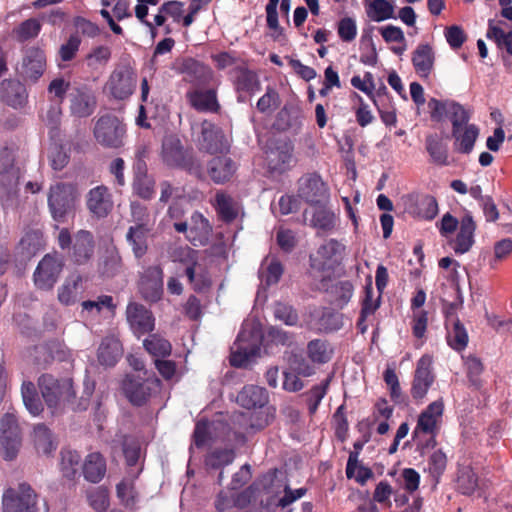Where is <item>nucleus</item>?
Masks as SVG:
<instances>
[{
    "instance_id": "nucleus-19",
    "label": "nucleus",
    "mask_w": 512,
    "mask_h": 512,
    "mask_svg": "<svg viewBox=\"0 0 512 512\" xmlns=\"http://www.w3.org/2000/svg\"><path fill=\"white\" fill-rule=\"evenodd\" d=\"M179 261L187 263L185 275L187 276L193 289L198 292L205 291L211 286V279L207 273L198 271L200 265L197 263V252L188 247L180 248Z\"/></svg>"
},
{
    "instance_id": "nucleus-39",
    "label": "nucleus",
    "mask_w": 512,
    "mask_h": 512,
    "mask_svg": "<svg viewBox=\"0 0 512 512\" xmlns=\"http://www.w3.org/2000/svg\"><path fill=\"white\" fill-rule=\"evenodd\" d=\"M283 274V267L274 256H267L261 263L259 276L261 282L267 286L276 284Z\"/></svg>"
},
{
    "instance_id": "nucleus-49",
    "label": "nucleus",
    "mask_w": 512,
    "mask_h": 512,
    "mask_svg": "<svg viewBox=\"0 0 512 512\" xmlns=\"http://www.w3.org/2000/svg\"><path fill=\"white\" fill-rule=\"evenodd\" d=\"M346 475L348 478H354L359 484L364 485L373 476L370 468L358 463L357 455L350 454L347 466Z\"/></svg>"
},
{
    "instance_id": "nucleus-62",
    "label": "nucleus",
    "mask_w": 512,
    "mask_h": 512,
    "mask_svg": "<svg viewBox=\"0 0 512 512\" xmlns=\"http://www.w3.org/2000/svg\"><path fill=\"white\" fill-rule=\"evenodd\" d=\"M337 32L344 42H352L357 36V23L352 17H344L338 22Z\"/></svg>"
},
{
    "instance_id": "nucleus-7",
    "label": "nucleus",
    "mask_w": 512,
    "mask_h": 512,
    "mask_svg": "<svg viewBox=\"0 0 512 512\" xmlns=\"http://www.w3.org/2000/svg\"><path fill=\"white\" fill-rule=\"evenodd\" d=\"M343 253L344 246L340 242L335 239L326 241L310 257L312 272L322 273V280L329 278L332 270L340 264Z\"/></svg>"
},
{
    "instance_id": "nucleus-4",
    "label": "nucleus",
    "mask_w": 512,
    "mask_h": 512,
    "mask_svg": "<svg viewBox=\"0 0 512 512\" xmlns=\"http://www.w3.org/2000/svg\"><path fill=\"white\" fill-rule=\"evenodd\" d=\"M57 241L62 250H69L70 260L76 265H85L94 256L95 239L88 230H78L72 236L67 228H61Z\"/></svg>"
},
{
    "instance_id": "nucleus-3",
    "label": "nucleus",
    "mask_w": 512,
    "mask_h": 512,
    "mask_svg": "<svg viewBox=\"0 0 512 512\" xmlns=\"http://www.w3.org/2000/svg\"><path fill=\"white\" fill-rule=\"evenodd\" d=\"M161 387V380L152 371H145L144 376L127 374L121 385L124 396L137 407L145 405L152 396L159 393Z\"/></svg>"
},
{
    "instance_id": "nucleus-42",
    "label": "nucleus",
    "mask_w": 512,
    "mask_h": 512,
    "mask_svg": "<svg viewBox=\"0 0 512 512\" xmlns=\"http://www.w3.org/2000/svg\"><path fill=\"white\" fill-rule=\"evenodd\" d=\"M502 24V21L490 20L486 36L494 40L500 49L512 54V31H504Z\"/></svg>"
},
{
    "instance_id": "nucleus-11",
    "label": "nucleus",
    "mask_w": 512,
    "mask_h": 512,
    "mask_svg": "<svg viewBox=\"0 0 512 512\" xmlns=\"http://www.w3.org/2000/svg\"><path fill=\"white\" fill-rule=\"evenodd\" d=\"M0 445L3 457L7 461L14 460L22 446V433L16 417L6 413L0 420Z\"/></svg>"
},
{
    "instance_id": "nucleus-56",
    "label": "nucleus",
    "mask_w": 512,
    "mask_h": 512,
    "mask_svg": "<svg viewBox=\"0 0 512 512\" xmlns=\"http://www.w3.org/2000/svg\"><path fill=\"white\" fill-rule=\"evenodd\" d=\"M458 487L466 495L474 493L478 488V478L470 467H463L459 470Z\"/></svg>"
},
{
    "instance_id": "nucleus-15",
    "label": "nucleus",
    "mask_w": 512,
    "mask_h": 512,
    "mask_svg": "<svg viewBox=\"0 0 512 512\" xmlns=\"http://www.w3.org/2000/svg\"><path fill=\"white\" fill-rule=\"evenodd\" d=\"M163 269L160 265L148 266L139 279V291L149 302H157L163 295Z\"/></svg>"
},
{
    "instance_id": "nucleus-22",
    "label": "nucleus",
    "mask_w": 512,
    "mask_h": 512,
    "mask_svg": "<svg viewBox=\"0 0 512 512\" xmlns=\"http://www.w3.org/2000/svg\"><path fill=\"white\" fill-rule=\"evenodd\" d=\"M298 196L314 207L328 200V191L320 176L307 175L299 181Z\"/></svg>"
},
{
    "instance_id": "nucleus-47",
    "label": "nucleus",
    "mask_w": 512,
    "mask_h": 512,
    "mask_svg": "<svg viewBox=\"0 0 512 512\" xmlns=\"http://www.w3.org/2000/svg\"><path fill=\"white\" fill-rule=\"evenodd\" d=\"M448 344L457 351L463 350L468 343V334L460 321L446 324Z\"/></svg>"
},
{
    "instance_id": "nucleus-45",
    "label": "nucleus",
    "mask_w": 512,
    "mask_h": 512,
    "mask_svg": "<svg viewBox=\"0 0 512 512\" xmlns=\"http://www.w3.org/2000/svg\"><path fill=\"white\" fill-rule=\"evenodd\" d=\"M121 356V346L117 340L105 339L98 349V360L102 365L114 366Z\"/></svg>"
},
{
    "instance_id": "nucleus-58",
    "label": "nucleus",
    "mask_w": 512,
    "mask_h": 512,
    "mask_svg": "<svg viewBox=\"0 0 512 512\" xmlns=\"http://www.w3.org/2000/svg\"><path fill=\"white\" fill-rule=\"evenodd\" d=\"M111 49L108 46L99 45L94 47L87 55L86 62L89 67L106 65L111 59Z\"/></svg>"
},
{
    "instance_id": "nucleus-48",
    "label": "nucleus",
    "mask_w": 512,
    "mask_h": 512,
    "mask_svg": "<svg viewBox=\"0 0 512 512\" xmlns=\"http://www.w3.org/2000/svg\"><path fill=\"white\" fill-rule=\"evenodd\" d=\"M60 455V469L63 474V477H65L68 480L74 479L78 472V467L81 461L80 454L77 451L63 449Z\"/></svg>"
},
{
    "instance_id": "nucleus-14",
    "label": "nucleus",
    "mask_w": 512,
    "mask_h": 512,
    "mask_svg": "<svg viewBox=\"0 0 512 512\" xmlns=\"http://www.w3.org/2000/svg\"><path fill=\"white\" fill-rule=\"evenodd\" d=\"M126 319L137 338L152 332L155 328V317L152 311L137 302H130L127 305Z\"/></svg>"
},
{
    "instance_id": "nucleus-24",
    "label": "nucleus",
    "mask_w": 512,
    "mask_h": 512,
    "mask_svg": "<svg viewBox=\"0 0 512 512\" xmlns=\"http://www.w3.org/2000/svg\"><path fill=\"white\" fill-rule=\"evenodd\" d=\"M86 207L97 218L107 217L114 207L109 189L105 185L90 189L86 196Z\"/></svg>"
},
{
    "instance_id": "nucleus-43",
    "label": "nucleus",
    "mask_w": 512,
    "mask_h": 512,
    "mask_svg": "<svg viewBox=\"0 0 512 512\" xmlns=\"http://www.w3.org/2000/svg\"><path fill=\"white\" fill-rule=\"evenodd\" d=\"M426 150L433 163L441 166L448 165V150L438 135L431 134L426 137Z\"/></svg>"
},
{
    "instance_id": "nucleus-13",
    "label": "nucleus",
    "mask_w": 512,
    "mask_h": 512,
    "mask_svg": "<svg viewBox=\"0 0 512 512\" xmlns=\"http://www.w3.org/2000/svg\"><path fill=\"white\" fill-rule=\"evenodd\" d=\"M135 83L134 69L127 65H121L112 71L106 87L115 99L124 100L133 93Z\"/></svg>"
},
{
    "instance_id": "nucleus-16",
    "label": "nucleus",
    "mask_w": 512,
    "mask_h": 512,
    "mask_svg": "<svg viewBox=\"0 0 512 512\" xmlns=\"http://www.w3.org/2000/svg\"><path fill=\"white\" fill-rule=\"evenodd\" d=\"M266 160L271 171L282 173L293 164V145L286 140L271 141L266 150Z\"/></svg>"
},
{
    "instance_id": "nucleus-18",
    "label": "nucleus",
    "mask_w": 512,
    "mask_h": 512,
    "mask_svg": "<svg viewBox=\"0 0 512 512\" xmlns=\"http://www.w3.org/2000/svg\"><path fill=\"white\" fill-rule=\"evenodd\" d=\"M163 161L171 167H178L191 170L194 166V159L190 152L184 149L181 141L176 137H169L162 145Z\"/></svg>"
},
{
    "instance_id": "nucleus-33",
    "label": "nucleus",
    "mask_w": 512,
    "mask_h": 512,
    "mask_svg": "<svg viewBox=\"0 0 512 512\" xmlns=\"http://www.w3.org/2000/svg\"><path fill=\"white\" fill-rule=\"evenodd\" d=\"M268 401L269 394L266 389L257 385L244 386L236 397V402L246 409L263 408Z\"/></svg>"
},
{
    "instance_id": "nucleus-36",
    "label": "nucleus",
    "mask_w": 512,
    "mask_h": 512,
    "mask_svg": "<svg viewBox=\"0 0 512 512\" xmlns=\"http://www.w3.org/2000/svg\"><path fill=\"white\" fill-rule=\"evenodd\" d=\"M106 474V461L99 452L86 456L83 463L84 478L91 483H99Z\"/></svg>"
},
{
    "instance_id": "nucleus-1",
    "label": "nucleus",
    "mask_w": 512,
    "mask_h": 512,
    "mask_svg": "<svg viewBox=\"0 0 512 512\" xmlns=\"http://www.w3.org/2000/svg\"><path fill=\"white\" fill-rule=\"evenodd\" d=\"M262 325L256 318L246 319L236 341L231 347L230 364L244 368L255 362L260 354Z\"/></svg>"
},
{
    "instance_id": "nucleus-40",
    "label": "nucleus",
    "mask_w": 512,
    "mask_h": 512,
    "mask_svg": "<svg viewBox=\"0 0 512 512\" xmlns=\"http://www.w3.org/2000/svg\"><path fill=\"white\" fill-rule=\"evenodd\" d=\"M235 86L237 91L240 93V101H246L248 96L258 92L260 89V83L257 76L253 72L247 70L239 71L235 80Z\"/></svg>"
},
{
    "instance_id": "nucleus-30",
    "label": "nucleus",
    "mask_w": 512,
    "mask_h": 512,
    "mask_svg": "<svg viewBox=\"0 0 512 512\" xmlns=\"http://www.w3.org/2000/svg\"><path fill=\"white\" fill-rule=\"evenodd\" d=\"M46 68V54L39 47H30L25 51L22 70L26 78L36 82L44 73Z\"/></svg>"
},
{
    "instance_id": "nucleus-10",
    "label": "nucleus",
    "mask_w": 512,
    "mask_h": 512,
    "mask_svg": "<svg viewBox=\"0 0 512 512\" xmlns=\"http://www.w3.org/2000/svg\"><path fill=\"white\" fill-rule=\"evenodd\" d=\"M96 141L107 148H120L126 133L125 125L112 114L101 116L94 127Z\"/></svg>"
},
{
    "instance_id": "nucleus-51",
    "label": "nucleus",
    "mask_w": 512,
    "mask_h": 512,
    "mask_svg": "<svg viewBox=\"0 0 512 512\" xmlns=\"http://www.w3.org/2000/svg\"><path fill=\"white\" fill-rule=\"evenodd\" d=\"M20 246L29 255L36 254L44 246V236L39 229H28L20 240Z\"/></svg>"
},
{
    "instance_id": "nucleus-8",
    "label": "nucleus",
    "mask_w": 512,
    "mask_h": 512,
    "mask_svg": "<svg viewBox=\"0 0 512 512\" xmlns=\"http://www.w3.org/2000/svg\"><path fill=\"white\" fill-rule=\"evenodd\" d=\"M3 512H38L37 494L27 483L8 488L2 496Z\"/></svg>"
},
{
    "instance_id": "nucleus-6",
    "label": "nucleus",
    "mask_w": 512,
    "mask_h": 512,
    "mask_svg": "<svg viewBox=\"0 0 512 512\" xmlns=\"http://www.w3.org/2000/svg\"><path fill=\"white\" fill-rule=\"evenodd\" d=\"M428 108L432 120L440 122L448 119L451 122L452 130L469 124L471 110L454 100H438L432 98L428 102Z\"/></svg>"
},
{
    "instance_id": "nucleus-50",
    "label": "nucleus",
    "mask_w": 512,
    "mask_h": 512,
    "mask_svg": "<svg viewBox=\"0 0 512 512\" xmlns=\"http://www.w3.org/2000/svg\"><path fill=\"white\" fill-rule=\"evenodd\" d=\"M33 439L35 447L39 452L49 454L55 449L51 431L45 424H37L34 427Z\"/></svg>"
},
{
    "instance_id": "nucleus-2",
    "label": "nucleus",
    "mask_w": 512,
    "mask_h": 512,
    "mask_svg": "<svg viewBox=\"0 0 512 512\" xmlns=\"http://www.w3.org/2000/svg\"><path fill=\"white\" fill-rule=\"evenodd\" d=\"M441 236L456 254L467 253L475 243L476 222L470 214H465L460 220L450 213L443 215L438 224Z\"/></svg>"
},
{
    "instance_id": "nucleus-35",
    "label": "nucleus",
    "mask_w": 512,
    "mask_h": 512,
    "mask_svg": "<svg viewBox=\"0 0 512 512\" xmlns=\"http://www.w3.org/2000/svg\"><path fill=\"white\" fill-rule=\"evenodd\" d=\"M152 228L129 227L126 233V241L132 249L136 259L143 258L148 252V238Z\"/></svg>"
},
{
    "instance_id": "nucleus-52",
    "label": "nucleus",
    "mask_w": 512,
    "mask_h": 512,
    "mask_svg": "<svg viewBox=\"0 0 512 512\" xmlns=\"http://www.w3.org/2000/svg\"><path fill=\"white\" fill-rule=\"evenodd\" d=\"M220 423V420H217ZM216 421H209L206 418H201L196 422L193 432V443L197 448L204 447L211 439V430L215 429Z\"/></svg>"
},
{
    "instance_id": "nucleus-17",
    "label": "nucleus",
    "mask_w": 512,
    "mask_h": 512,
    "mask_svg": "<svg viewBox=\"0 0 512 512\" xmlns=\"http://www.w3.org/2000/svg\"><path fill=\"white\" fill-rule=\"evenodd\" d=\"M20 168L15 165V156L5 147L0 154V189L7 196L17 192Z\"/></svg>"
},
{
    "instance_id": "nucleus-32",
    "label": "nucleus",
    "mask_w": 512,
    "mask_h": 512,
    "mask_svg": "<svg viewBox=\"0 0 512 512\" xmlns=\"http://www.w3.org/2000/svg\"><path fill=\"white\" fill-rule=\"evenodd\" d=\"M212 234V227L209 221L199 212H194L191 216V226L189 228L187 239L193 246H205L209 243Z\"/></svg>"
},
{
    "instance_id": "nucleus-60",
    "label": "nucleus",
    "mask_w": 512,
    "mask_h": 512,
    "mask_svg": "<svg viewBox=\"0 0 512 512\" xmlns=\"http://www.w3.org/2000/svg\"><path fill=\"white\" fill-rule=\"evenodd\" d=\"M330 378L325 379L321 384L314 386L308 393V408L311 414L315 413L319 404L327 393Z\"/></svg>"
},
{
    "instance_id": "nucleus-26",
    "label": "nucleus",
    "mask_w": 512,
    "mask_h": 512,
    "mask_svg": "<svg viewBox=\"0 0 512 512\" xmlns=\"http://www.w3.org/2000/svg\"><path fill=\"white\" fill-rule=\"evenodd\" d=\"M96 108V98L91 88L86 85L75 87L70 93L71 114L83 118L90 116Z\"/></svg>"
},
{
    "instance_id": "nucleus-23",
    "label": "nucleus",
    "mask_w": 512,
    "mask_h": 512,
    "mask_svg": "<svg viewBox=\"0 0 512 512\" xmlns=\"http://www.w3.org/2000/svg\"><path fill=\"white\" fill-rule=\"evenodd\" d=\"M443 412V399L440 398L430 403L418 416L417 425L413 431L414 435L434 434L442 421Z\"/></svg>"
},
{
    "instance_id": "nucleus-55",
    "label": "nucleus",
    "mask_w": 512,
    "mask_h": 512,
    "mask_svg": "<svg viewBox=\"0 0 512 512\" xmlns=\"http://www.w3.org/2000/svg\"><path fill=\"white\" fill-rule=\"evenodd\" d=\"M131 221L134 223L131 227L152 228L153 224L150 220V214L146 205L132 201L130 203Z\"/></svg>"
},
{
    "instance_id": "nucleus-59",
    "label": "nucleus",
    "mask_w": 512,
    "mask_h": 512,
    "mask_svg": "<svg viewBox=\"0 0 512 512\" xmlns=\"http://www.w3.org/2000/svg\"><path fill=\"white\" fill-rule=\"evenodd\" d=\"M332 294L334 297L333 302L338 307H343L350 301L353 295V286L348 281L338 282L333 286Z\"/></svg>"
},
{
    "instance_id": "nucleus-12",
    "label": "nucleus",
    "mask_w": 512,
    "mask_h": 512,
    "mask_svg": "<svg viewBox=\"0 0 512 512\" xmlns=\"http://www.w3.org/2000/svg\"><path fill=\"white\" fill-rule=\"evenodd\" d=\"M63 257L57 252L46 254L34 272V283L42 290L52 289L63 270Z\"/></svg>"
},
{
    "instance_id": "nucleus-61",
    "label": "nucleus",
    "mask_w": 512,
    "mask_h": 512,
    "mask_svg": "<svg viewBox=\"0 0 512 512\" xmlns=\"http://www.w3.org/2000/svg\"><path fill=\"white\" fill-rule=\"evenodd\" d=\"M81 45V39L78 34H71L68 40L60 46L59 56L64 62L73 60Z\"/></svg>"
},
{
    "instance_id": "nucleus-20",
    "label": "nucleus",
    "mask_w": 512,
    "mask_h": 512,
    "mask_svg": "<svg viewBox=\"0 0 512 512\" xmlns=\"http://www.w3.org/2000/svg\"><path fill=\"white\" fill-rule=\"evenodd\" d=\"M179 72L183 75L185 82L195 87H209L213 80V71L211 68L191 57L182 60L179 65Z\"/></svg>"
},
{
    "instance_id": "nucleus-63",
    "label": "nucleus",
    "mask_w": 512,
    "mask_h": 512,
    "mask_svg": "<svg viewBox=\"0 0 512 512\" xmlns=\"http://www.w3.org/2000/svg\"><path fill=\"white\" fill-rule=\"evenodd\" d=\"M438 213V204L434 197L426 195L418 202L417 215L426 220H432Z\"/></svg>"
},
{
    "instance_id": "nucleus-27",
    "label": "nucleus",
    "mask_w": 512,
    "mask_h": 512,
    "mask_svg": "<svg viewBox=\"0 0 512 512\" xmlns=\"http://www.w3.org/2000/svg\"><path fill=\"white\" fill-rule=\"evenodd\" d=\"M186 100L189 105L198 112H218L220 104L216 90L209 87L205 90L195 87L186 92Z\"/></svg>"
},
{
    "instance_id": "nucleus-9",
    "label": "nucleus",
    "mask_w": 512,
    "mask_h": 512,
    "mask_svg": "<svg viewBox=\"0 0 512 512\" xmlns=\"http://www.w3.org/2000/svg\"><path fill=\"white\" fill-rule=\"evenodd\" d=\"M42 397L52 414L57 413L61 400L73 395L72 382L68 379H56L51 374H43L38 379Z\"/></svg>"
},
{
    "instance_id": "nucleus-38",
    "label": "nucleus",
    "mask_w": 512,
    "mask_h": 512,
    "mask_svg": "<svg viewBox=\"0 0 512 512\" xmlns=\"http://www.w3.org/2000/svg\"><path fill=\"white\" fill-rule=\"evenodd\" d=\"M412 62L415 71L421 77H427L434 64V53L432 48L427 44L419 45L413 52Z\"/></svg>"
},
{
    "instance_id": "nucleus-25",
    "label": "nucleus",
    "mask_w": 512,
    "mask_h": 512,
    "mask_svg": "<svg viewBox=\"0 0 512 512\" xmlns=\"http://www.w3.org/2000/svg\"><path fill=\"white\" fill-rule=\"evenodd\" d=\"M199 149L211 155L221 154L224 149V132L220 126L211 121L201 123V133L198 140Z\"/></svg>"
},
{
    "instance_id": "nucleus-44",
    "label": "nucleus",
    "mask_w": 512,
    "mask_h": 512,
    "mask_svg": "<svg viewBox=\"0 0 512 512\" xmlns=\"http://www.w3.org/2000/svg\"><path fill=\"white\" fill-rule=\"evenodd\" d=\"M122 258L117 250H108L98 265V271L103 277H114L122 270Z\"/></svg>"
},
{
    "instance_id": "nucleus-21",
    "label": "nucleus",
    "mask_w": 512,
    "mask_h": 512,
    "mask_svg": "<svg viewBox=\"0 0 512 512\" xmlns=\"http://www.w3.org/2000/svg\"><path fill=\"white\" fill-rule=\"evenodd\" d=\"M433 359L430 355H423L417 362L411 387V395L416 400H422L434 382L432 372Z\"/></svg>"
},
{
    "instance_id": "nucleus-29",
    "label": "nucleus",
    "mask_w": 512,
    "mask_h": 512,
    "mask_svg": "<svg viewBox=\"0 0 512 512\" xmlns=\"http://www.w3.org/2000/svg\"><path fill=\"white\" fill-rule=\"evenodd\" d=\"M304 217L312 227L324 233L331 232L338 222L337 215L325 207L324 204H319L305 210Z\"/></svg>"
},
{
    "instance_id": "nucleus-64",
    "label": "nucleus",
    "mask_w": 512,
    "mask_h": 512,
    "mask_svg": "<svg viewBox=\"0 0 512 512\" xmlns=\"http://www.w3.org/2000/svg\"><path fill=\"white\" fill-rule=\"evenodd\" d=\"M280 104L278 93L268 88L266 93L258 100L257 109L262 113H272Z\"/></svg>"
},
{
    "instance_id": "nucleus-57",
    "label": "nucleus",
    "mask_w": 512,
    "mask_h": 512,
    "mask_svg": "<svg viewBox=\"0 0 512 512\" xmlns=\"http://www.w3.org/2000/svg\"><path fill=\"white\" fill-rule=\"evenodd\" d=\"M332 354L330 346L322 340H313L308 344V355L313 362L325 363Z\"/></svg>"
},
{
    "instance_id": "nucleus-34",
    "label": "nucleus",
    "mask_w": 512,
    "mask_h": 512,
    "mask_svg": "<svg viewBox=\"0 0 512 512\" xmlns=\"http://www.w3.org/2000/svg\"><path fill=\"white\" fill-rule=\"evenodd\" d=\"M34 350L36 353H48V356L45 357L35 356V364L41 367H46L54 360L64 361L67 355L64 345L57 340L36 345Z\"/></svg>"
},
{
    "instance_id": "nucleus-41",
    "label": "nucleus",
    "mask_w": 512,
    "mask_h": 512,
    "mask_svg": "<svg viewBox=\"0 0 512 512\" xmlns=\"http://www.w3.org/2000/svg\"><path fill=\"white\" fill-rule=\"evenodd\" d=\"M42 30V23L40 19L28 18L22 21L12 30V36L19 43H25L29 40L38 37Z\"/></svg>"
},
{
    "instance_id": "nucleus-37",
    "label": "nucleus",
    "mask_w": 512,
    "mask_h": 512,
    "mask_svg": "<svg viewBox=\"0 0 512 512\" xmlns=\"http://www.w3.org/2000/svg\"><path fill=\"white\" fill-rule=\"evenodd\" d=\"M142 344L145 351L155 359L167 358L172 353V344L159 333H148Z\"/></svg>"
},
{
    "instance_id": "nucleus-5",
    "label": "nucleus",
    "mask_w": 512,
    "mask_h": 512,
    "mask_svg": "<svg viewBox=\"0 0 512 512\" xmlns=\"http://www.w3.org/2000/svg\"><path fill=\"white\" fill-rule=\"evenodd\" d=\"M76 200L77 189L73 184L58 182L51 185L47 202L53 220L58 223L65 222L74 212Z\"/></svg>"
},
{
    "instance_id": "nucleus-28",
    "label": "nucleus",
    "mask_w": 512,
    "mask_h": 512,
    "mask_svg": "<svg viewBox=\"0 0 512 512\" xmlns=\"http://www.w3.org/2000/svg\"><path fill=\"white\" fill-rule=\"evenodd\" d=\"M0 99L14 109L22 108L27 103V89L19 80L4 79L0 83Z\"/></svg>"
},
{
    "instance_id": "nucleus-53",
    "label": "nucleus",
    "mask_w": 512,
    "mask_h": 512,
    "mask_svg": "<svg viewBox=\"0 0 512 512\" xmlns=\"http://www.w3.org/2000/svg\"><path fill=\"white\" fill-rule=\"evenodd\" d=\"M89 505L96 512H106L109 507V491L103 486L94 487L86 494Z\"/></svg>"
},
{
    "instance_id": "nucleus-46",
    "label": "nucleus",
    "mask_w": 512,
    "mask_h": 512,
    "mask_svg": "<svg viewBox=\"0 0 512 512\" xmlns=\"http://www.w3.org/2000/svg\"><path fill=\"white\" fill-rule=\"evenodd\" d=\"M367 16L374 22L394 18V5L388 0H372L366 7Z\"/></svg>"
},
{
    "instance_id": "nucleus-54",
    "label": "nucleus",
    "mask_w": 512,
    "mask_h": 512,
    "mask_svg": "<svg viewBox=\"0 0 512 512\" xmlns=\"http://www.w3.org/2000/svg\"><path fill=\"white\" fill-rule=\"evenodd\" d=\"M132 190L143 200H151L155 195V180L152 176L133 177Z\"/></svg>"
},
{
    "instance_id": "nucleus-31",
    "label": "nucleus",
    "mask_w": 512,
    "mask_h": 512,
    "mask_svg": "<svg viewBox=\"0 0 512 512\" xmlns=\"http://www.w3.org/2000/svg\"><path fill=\"white\" fill-rule=\"evenodd\" d=\"M454 139V150L461 154H470L480 134L477 125L469 123L465 126L451 131Z\"/></svg>"
}]
</instances>
